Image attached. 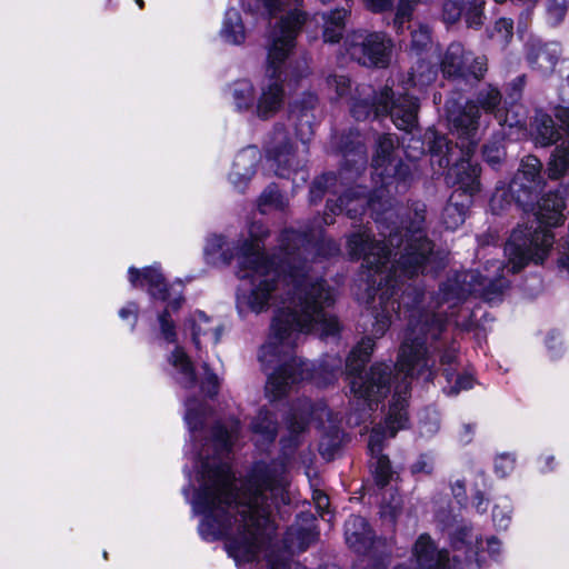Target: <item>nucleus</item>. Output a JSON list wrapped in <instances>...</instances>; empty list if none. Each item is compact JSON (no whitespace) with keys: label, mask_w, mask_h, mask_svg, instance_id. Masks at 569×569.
<instances>
[{"label":"nucleus","mask_w":569,"mask_h":569,"mask_svg":"<svg viewBox=\"0 0 569 569\" xmlns=\"http://www.w3.org/2000/svg\"><path fill=\"white\" fill-rule=\"evenodd\" d=\"M476 548V561L479 566H481L487 561L486 553L488 555L489 559H498L501 551V542L497 538L490 537L486 541L477 540Z\"/></svg>","instance_id":"c85d7f7f"},{"label":"nucleus","mask_w":569,"mask_h":569,"mask_svg":"<svg viewBox=\"0 0 569 569\" xmlns=\"http://www.w3.org/2000/svg\"><path fill=\"white\" fill-rule=\"evenodd\" d=\"M398 508V503L390 508H382L381 515L382 517H389L391 520L396 517V511Z\"/></svg>","instance_id":"603ef678"},{"label":"nucleus","mask_w":569,"mask_h":569,"mask_svg":"<svg viewBox=\"0 0 569 569\" xmlns=\"http://www.w3.org/2000/svg\"><path fill=\"white\" fill-rule=\"evenodd\" d=\"M433 470V459L429 456H420L419 459L411 466L412 473L429 475Z\"/></svg>","instance_id":"49530a36"},{"label":"nucleus","mask_w":569,"mask_h":569,"mask_svg":"<svg viewBox=\"0 0 569 569\" xmlns=\"http://www.w3.org/2000/svg\"><path fill=\"white\" fill-rule=\"evenodd\" d=\"M419 1L420 0H400L393 21L398 31L402 30L403 24L410 20L413 4Z\"/></svg>","instance_id":"f704fd0d"},{"label":"nucleus","mask_w":569,"mask_h":569,"mask_svg":"<svg viewBox=\"0 0 569 569\" xmlns=\"http://www.w3.org/2000/svg\"><path fill=\"white\" fill-rule=\"evenodd\" d=\"M453 545H455L456 548H459L458 547V541H453Z\"/></svg>","instance_id":"0e129e2a"},{"label":"nucleus","mask_w":569,"mask_h":569,"mask_svg":"<svg viewBox=\"0 0 569 569\" xmlns=\"http://www.w3.org/2000/svg\"><path fill=\"white\" fill-rule=\"evenodd\" d=\"M559 57L557 44H537L533 46L528 53V61L533 69L542 73L551 72Z\"/></svg>","instance_id":"412c9836"},{"label":"nucleus","mask_w":569,"mask_h":569,"mask_svg":"<svg viewBox=\"0 0 569 569\" xmlns=\"http://www.w3.org/2000/svg\"><path fill=\"white\" fill-rule=\"evenodd\" d=\"M367 206L377 214L376 220L380 222L379 210L385 206L381 202V196L375 194L368 198L362 188L349 190L340 197L339 204H335V208L330 201L327 204L330 211L336 212L337 209L340 212L345 210L351 218L362 213Z\"/></svg>","instance_id":"4468645a"},{"label":"nucleus","mask_w":569,"mask_h":569,"mask_svg":"<svg viewBox=\"0 0 569 569\" xmlns=\"http://www.w3.org/2000/svg\"><path fill=\"white\" fill-rule=\"evenodd\" d=\"M259 160L260 152L256 147L246 148L236 156L229 180L237 190L242 191L248 184Z\"/></svg>","instance_id":"6ab92c4d"},{"label":"nucleus","mask_w":569,"mask_h":569,"mask_svg":"<svg viewBox=\"0 0 569 569\" xmlns=\"http://www.w3.org/2000/svg\"><path fill=\"white\" fill-rule=\"evenodd\" d=\"M343 47L350 59L368 67H386L392 49L391 41L385 34L365 31L347 34Z\"/></svg>","instance_id":"9d476101"},{"label":"nucleus","mask_w":569,"mask_h":569,"mask_svg":"<svg viewBox=\"0 0 569 569\" xmlns=\"http://www.w3.org/2000/svg\"><path fill=\"white\" fill-rule=\"evenodd\" d=\"M388 242L390 246H399L400 244V237L398 233H391L389 234Z\"/></svg>","instance_id":"6e6d98bb"},{"label":"nucleus","mask_w":569,"mask_h":569,"mask_svg":"<svg viewBox=\"0 0 569 569\" xmlns=\"http://www.w3.org/2000/svg\"><path fill=\"white\" fill-rule=\"evenodd\" d=\"M310 99H311L312 101H315V100H316V97H315V96H310Z\"/></svg>","instance_id":"69168bd1"},{"label":"nucleus","mask_w":569,"mask_h":569,"mask_svg":"<svg viewBox=\"0 0 569 569\" xmlns=\"http://www.w3.org/2000/svg\"><path fill=\"white\" fill-rule=\"evenodd\" d=\"M475 507L480 512L486 510V506L483 507V497L480 492H478L475 497Z\"/></svg>","instance_id":"5fc2aeb1"},{"label":"nucleus","mask_w":569,"mask_h":569,"mask_svg":"<svg viewBox=\"0 0 569 569\" xmlns=\"http://www.w3.org/2000/svg\"><path fill=\"white\" fill-rule=\"evenodd\" d=\"M239 423L238 421L231 422L230 427L219 426L214 430V442L223 450H229L233 440L238 437Z\"/></svg>","instance_id":"c756f323"},{"label":"nucleus","mask_w":569,"mask_h":569,"mask_svg":"<svg viewBox=\"0 0 569 569\" xmlns=\"http://www.w3.org/2000/svg\"><path fill=\"white\" fill-rule=\"evenodd\" d=\"M555 117L569 130V107L558 106ZM568 139L556 147L548 162V176L550 179H559L569 168V131Z\"/></svg>","instance_id":"a211bd4d"},{"label":"nucleus","mask_w":569,"mask_h":569,"mask_svg":"<svg viewBox=\"0 0 569 569\" xmlns=\"http://www.w3.org/2000/svg\"><path fill=\"white\" fill-rule=\"evenodd\" d=\"M462 0H446L443 3V20L447 23L456 22L460 16L462 10Z\"/></svg>","instance_id":"ea45409f"},{"label":"nucleus","mask_w":569,"mask_h":569,"mask_svg":"<svg viewBox=\"0 0 569 569\" xmlns=\"http://www.w3.org/2000/svg\"><path fill=\"white\" fill-rule=\"evenodd\" d=\"M422 217H418L405 234L406 242L399 259L390 261L391 251L371 240L370 233L363 229L348 238L347 248L352 259L362 258V267L367 269L368 303L379 307L373 326L375 336H382L391 323V313L407 306L411 297L409 287L402 290L407 280L412 277L432 272L442 267L443 259L435 254L430 242L421 228Z\"/></svg>","instance_id":"20e7f679"},{"label":"nucleus","mask_w":569,"mask_h":569,"mask_svg":"<svg viewBox=\"0 0 569 569\" xmlns=\"http://www.w3.org/2000/svg\"><path fill=\"white\" fill-rule=\"evenodd\" d=\"M483 156L486 161L491 164L496 166L500 163L502 158L505 157V151L499 144H492V146H486L483 149Z\"/></svg>","instance_id":"c03bdc74"},{"label":"nucleus","mask_w":569,"mask_h":569,"mask_svg":"<svg viewBox=\"0 0 569 569\" xmlns=\"http://www.w3.org/2000/svg\"><path fill=\"white\" fill-rule=\"evenodd\" d=\"M346 541L359 553L368 552L373 546V537L367 521L359 516H351L345 525Z\"/></svg>","instance_id":"aec40b11"},{"label":"nucleus","mask_w":569,"mask_h":569,"mask_svg":"<svg viewBox=\"0 0 569 569\" xmlns=\"http://www.w3.org/2000/svg\"><path fill=\"white\" fill-rule=\"evenodd\" d=\"M515 468V459L510 455H500L496 458L495 470L501 477L509 475Z\"/></svg>","instance_id":"37998d69"},{"label":"nucleus","mask_w":569,"mask_h":569,"mask_svg":"<svg viewBox=\"0 0 569 569\" xmlns=\"http://www.w3.org/2000/svg\"><path fill=\"white\" fill-rule=\"evenodd\" d=\"M251 429L259 437L258 441H272L276 437V423L268 411H259L251 425Z\"/></svg>","instance_id":"bb28decb"},{"label":"nucleus","mask_w":569,"mask_h":569,"mask_svg":"<svg viewBox=\"0 0 569 569\" xmlns=\"http://www.w3.org/2000/svg\"><path fill=\"white\" fill-rule=\"evenodd\" d=\"M186 406L187 412L184 419L191 433H193L203 423V410H198L191 400H188Z\"/></svg>","instance_id":"e433bc0d"},{"label":"nucleus","mask_w":569,"mask_h":569,"mask_svg":"<svg viewBox=\"0 0 569 569\" xmlns=\"http://www.w3.org/2000/svg\"><path fill=\"white\" fill-rule=\"evenodd\" d=\"M511 503L508 498L499 499L492 510L495 526L499 529H506L511 520Z\"/></svg>","instance_id":"7c9ffc66"},{"label":"nucleus","mask_w":569,"mask_h":569,"mask_svg":"<svg viewBox=\"0 0 569 569\" xmlns=\"http://www.w3.org/2000/svg\"><path fill=\"white\" fill-rule=\"evenodd\" d=\"M307 416H311L315 421H318L319 428H325L322 421L323 418L330 420V412L325 405H312L308 400H303L292 410L287 419V429L290 433V442L295 443L298 440V437L306 430L308 425Z\"/></svg>","instance_id":"2eb2a0df"},{"label":"nucleus","mask_w":569,"mask_h":569,"mask_svg":"<svg viewBox=\"0 0 569 569\" xmlns=\"http://www.w3.org/2000/svg\"><path fill=\"white\" fill-rule=\"evenodd\" d=\"M375 342L371 338L362 339L347 358V376L350 385L351 402L357 409H372L390 390V366L376 363L370 371L361 375L360 369L368 362Z\"/></svg>","instance_id":"6e6552de"},{"label":"nucleus","mask_w":569,"mask_h":569,"mask_svg":"<svg viewBox=\"0 0 569 569\" xmlns=\"http://www.w3.org/2000/svg\"><path fill=\"white\" fill-rule=\"evenodd\" d=\"M257 90L249 80H238L230 87V94L234 108L238 111H251L253 113Z\"/></svg>","instance_id":"5701e85b"},{"label":"nucleus","mask_w":569,"mask_h":569,"mask_svg":"<svg viewBox=\"0 0 569 569\" xmlns=\"http://www.w3.org/2000/svg\"><path fill=\"white\" fill-rule=\"evenodd\" d=\"M547 17L550 23H559L568 8V0H547Z\"/></svg>","instance_id":"72a5a7b5"},{"label":"nucleus","mask_w":569,"mask_h":569,"mask_svg":"<svg viewBox=\"0 0 569 569\" xmlns=\"http://www.w3.org/2000/svg\"><path fill=\"white\" fill-rule=\"evenodd\" d=\"M551 248H505L508 256V264L503 266L500 261L488 262L486 267L487 274L482 276L476 271H463L449 278L441 284L437 296V313L432 320L423 321L410 326L409 332L400 347L395 376V393L389 407L386 419V427H376L371 430L368 449L372 458L373 475L377 483L386 486L392 476L389 459L381 455L383 441L391 438L400 429L406 428L407 398L411 380L413 378H423L430 380L435 373V360L429 357L426 347L427 337L411 338L417 331L427 336L428 333L436 338L443 325L442 316L447 315L442 309H451L463 301L469 295H476L489 302L496 301L505 288V270L511 272L520 271L529 261L536 263L542 262Z\"/></svg>","instance_id":"7ed1b4c3"},{"label":"nucleus","mask_w":569,"mask_h":569,"mask_svg":"<svg viewBox=\"0 0 569 569\" xmlns=\"http://www.w3.org/2000/svg\"><path fill=\"white\" fill-rule=\"evenodd\" d=\"M457 360V349L453 347H450L446 349L441 357H440V363L443 368V372L446 375L447 381L451 383L453 379V365Z\"/></svg>","instance_id":"58836bf2"},{"label":"nucleus","mask_w":569,"mask_h":569,"mask_svg":"<svg viewBox=\"0 0 569 569\" xmlns=\"http://www.w3.org/2000/svg\"><path fill=\"white\" fill-rule=\"evenodd\" d=\"M198 350L216 346L221 337V325L201 311L193 312L184 323Z\"/></svg>","instance_id":"ddd939ff"},{"label":"nucleus","mask_w":569,"mask_h":569,"mask_svg":"<svg viewBox=\"0 0 569 569\" xmlns=\"http://www.w3.org/2000/svg\"><path fill=\"white\" fill-rule=\"evenodd\" d=\"M303 21V14L298 9H293L281 18L271 33L266 76L259 84L253 110V114L260 120L276 117L284 104L286 94L282 83L286 61Z\"/></svg>","instance_id":"0eeeda50"},{"label":"nucleus","mask_w":569,"mask_h":569,"mask_svg":"<svg viewBox=\"0 0 569 569\" xmlns=\"http://www.w3.org/2000/svg\"><path fill=\"white\" fill-rule=\"evenodd\" d=\"M420 435L423 437H430L435 435L439 429V419L436 412L428 415L426 420H420Z\"/></svg>","instance_id":"79ce46f5"},{"label":"nucleus","mask_w":569,"mask_h":569,"mask_svg":"<svg viewBox=\"0 0 569 569\" xmlns=\"http://www.w3.org/2000/svg\"><path fill=\"white\" fill-rule=\"evenodd\" d=\"M338 252H339L338 246L335 242L330 241L328 243V253L327 254L328 256H333V254H336Z\"/></svg>","instance_id":"4d7b16f0"},{"label":"nucleus","mask_w":569,"mask_h":569,"mask_svg":"<svg viewBox=\"0 0 569 569\" xmlns=\"http://www.w3.org/2000/svg\"><path fill=\"white\" fill-rule=\"evenodd\" d=\"M317 538L315 517L311 513H302L288 529L283 543L288 551L293 553L306 550Z\"/></svg>","instance_id":"dca6fc26"},{"label":"nucleus","mask_w":569,"mask_h":569,"mask_svg":"<svg viewBox=\"0 0 569 569\" xmlns=\"http://www.w3.org/2000/svg\"><path fill=\"white\" fill-rule=\"evenodd\" d=\"M137 313H138V307L133 302L128 303L126 307L121 308L119 311V316L122 320H128L129 318L133 319L132 327L136 323Z\"/></svg>","instance_id":"8fccbe9b"},{"label":"nucleus","mask_w":569,"mask_h":569,"mask_svg":"<svg viewBox=\"0 0 569 569\" xmlns=\"http://www.w3.org/2000/svg\"><path fill=\"white\" fill-rule=\"evenodd\" d=\"M500 101V92L488 86L479 91L476 102L469 101L461 109L448 107L450 130L459 141L452 146L447 138L437 137L431 147V164L445 169L452 163L447 176L448 182L458 186L469 196L479 189L480 169L470 159L478 142L479 106L485 112L490 113L495 112Z\"/></svg>","instance_id":"39448f33"},{"label":"nucleus","mask_w":569,"mask_h":569,"mask_svg":"<svg viewBox=\"0 0 569 569\" xmlns=\"http://www.w3.org/2000/svg\"><path fill=\"white\" fill-rule=\"evenodd\" d=\"M461 193L457 190L451 196L449 203L442 211V222L447 229L455 230L461 226L466 219L467 208L469 206V199L463 202H458L456 199Z\"/></svg>","instance_id":"b1692460"},{"label":"nucleus","mask_w":569,"mask_h":569,"mask_svg":"<svg viewBox=\"0 0 569 569\" xmlns=\"http://www.w3.org/2000/svg\"><path fill=\"white\" fill-rule=\"evenodd\" d=\"M430 43V30L425 24H418L411 32V47L413 50L421 51Z\"/></svg>","instance_id":"c9c22d12"},{"label":"nucleus","mask_w":569,"mask_h":569,"mask_svg":"<svg viewBox=\"0 0 569 569\" xmlns=\"http://www.w3.org/2000/svg\"><path fill=\"white\" fill-rule=\"evenodd\" d=\"M129 281L134 288H146L151 298L163 310L158 316L159 339L167 345H172L173 349L168 353L167 361L170 366L171 376L183 388H191L196 382L193 365L178 342V332L172 313L176 312L181 303L180 293L171 292L159 267L152 266L144 269L129 268Z\"/></svg>","instance_id":"423d86ee"},{"label":"nucleus","mask_w":569,"mask_h":569,"mask_svg":"<svg viewBox=\"0 0 569 569\" xmlns=\"http://www.w3.org/2000/svg\"><path fill=\"white\" fill-rule=\"evenodd\" d=\"M312 500L317 507V509L321 512V515L328 509L329 507V498L328 496L322 492L321 490H313L312 493Z\"/></svg>","instance_id":"09e8293b"},{"label":"nucleus","mask_w":569,"mask_h":569,"mask_svg":"<svg viewBox=\"0 0 569 569\" xmlns=\"http://www.w3.org/2000/svg\"><path fill=\"white\" fill-rule=\"evenodd\" d=\"M470 24H473V22H470ZM475 24H480V21L475 22Z\"/></svg>","instance_id":"338daca9"},{"label":"nucleus","mask_w":569,"mask_h":569,"mask_svg":"<svg viewBox=\"0 0 569 569\" xmlns=\"http://www.w3.org/2000/svg\"><path fill=\"white\" fill-rule=\"evenodd\" d=\"M396 139L391 134H383L378 140L376 154L372 160L375 174L385 183L386 178H392L399 173V163L393 157Z\"/></svg>","instance_id":"f3484780"},{"label":"nucleus","mask_w":569,"mask_h":569,"mask_svg":"<svg viewBox=\"0 0 569 569\" xmlns=\"http://www.w3.org/2000/svg\"><path fill=\"white\" fill-rule=\"evenodd\" d=\"M452 493L458 499H465V493H466L465 483L462 481H460V480H457L452 485Z\"/></svg>","instance_id":"3c124183"},{"label":"nucleus","mask_w":569,"mask_h":569,"mask_svg":"<svg viewBox=\"0 0 569 569\" xmlns=\"http://www.w3.org/2000/svg\"><path fill=\"white\" fill-rule=\"evenodd\" d=\"M437 76V70L427 61L418 60L409 74L408 81L412 87L422 88L431 83Z\"/></svg>","instance_id":"cd10ccee"},{"label":"nucleus","mask_w":569,"mask_h":569,"mask_svg":"<svg viewBox=\"0 0 569 569\" xmlns=\"http://www.w3.org/2000/svg\"><path fill=\"white\" fill-rule=\"evenodd\" d=\"M310 192H311L312 200H315V198H320L322 196V188H321L319 181H316L313 183Z\"/></svg>","instance_id":"864d4df0"},{"label":"nucleus","mask_w":569,"mask_h":569,"mask_svg":"<svg viewBox=\"0 0 569 569\" xmlns=\"http://www.w3.org/2000/svg\"><path fill=\"white\" fill-rule=\"evenodd\" d=\"M221 39L230 44H241L246 40V29L238 10L229 9L224 14L220 30Z\"/></svg>","instance_id":"4be33fe9"},{"label":"nucleus","mask_w":569,"mask_h":569,"mask_svg":"<svg viewBox=\"0 0 569 569\" xmlns=\"http://www.w3.org/2000/svg\"><path fill=\"white\" fill-rule=\"evenodd\" d=\"M134 1H136V3H137L140 8H142V7H143V0H134Z\"/></svg>","instance_id":"052dcab7"},{"label":"nucleus","mask_w":569,"mask_h":569,"mask_svg":"<svg viewBox=\"0 0 569 569\" xmlns=\"http://www.w3.org/2000/svg\"><path fill=\"white\" fill-rule=\"evenodd\" d=\"M360 96H369L370 88L369 87H361L358 89Z\"/></svg>","instance_id":"13d9d810"},{"label":"nucleus","mask_w":569,"mask_h":569,"mask_svg":"<svg viewBox=\"0 0 569 569\" xmlns=\"http://www.w3.org/2000/svg\"><path fill=\"white\" fill-rule=\"evenodd\" d=\"M473 378L471 375L457 376L453 386L447 391L450 395H456L461 390H468L473 386Z\"/></svg>","instance_id":"a18cd8bd"},{"label":"nucleus","mask_w":569,"mask_h":569,"mask_svg":"<svg viewBox=\"0 0 569 569\" xmlns=\"http://www.w3.org/2000/svg\"><path fill=\"white\" fill-rule=\"evenodd\" d=\"M535 140L536 143L546 147L558 141L561 137L559 130L555 127L553 120L548 114H540L535 120Z\"/></svg>","instance_id":"393cba45"},{"label":"nucleus","mask_w":569,"mask_h":569,"mask_svg":"<svg viewBox=\"0 0 569 569\" xmlns=\"http://www.w3.org/2000/svg\"><path fill=\"white\" fill-rule=\"evenodd\" d=\"M462 535H463V537H467V536H468V531H467V530H463V531H462Z\"/></svg>","instance_id":"680f3d73"},{"label":"nucleus","mask_w":569,"mask_h":569,"mask_svg":"<svg viewBox=\"0 0 569 569\" xmlns=\"http://www.w3.org/2000/svg\"><path fill=\"white\" fill-rule=\"evenodd\" d=\"M373 111L375 116L390 114L393 123L400 130L411 131L417 124L418 102L408 94L395 93L385 88L373 101L355 99L351 107L353 117L358 120L367 119Z\"/></svg>","instance_id":"1a4fd4ad"},{"label":"nucleus","mask_w":569,"mask_h":569,"mask_svg":"<svg viewBox=\"0 0 569 569\" xmlns=\"http://www.w3.org/2000/svg\"><path fill=\"white\" fill-rule=\"evenodd\" d=\"M266 154L270 167L274 168L276 173L281 177H289L291 169L299 164L293 153L291 138L279 124L273 128L267 139Z\"/></svg>","instance_id":"9b49d317"},{"label":"nucleus","mask_w":569,"mask_h":569,"mask_svg":"<svg viewBox=\"0 0 569 569\" xmlns=\"http://www.w3.org/2000/svg\"><path fill=\"white\" fill-rule=\"evenodd\" d=\"M193 459L202 460L201 453ZM199 488L191 501L202 516L199 533L206 540L226 539V549L239 569L259 558L274 532L270 519L271 499L283 500L287 482L283 463L257 465L241 492L233 493L234 477L227 463L201 461L197 471Z\"/></svg>","instance_id":"f03ea898"},{"label":"nucleus","mask_w":569,"mask_h":569,"mask_svg":"<svg viewBox=\"0 0 569 569\" xmlns=\"http://www.w3.org/2000/svg\"><path fill=\"white\" fill-rule=\"evenodd\" d=\"M300 173H301V179H302V180H305V179H306V178H305V172H303V171H301Z\"/></svg>","instance_id":"e2e57ef3"},{"label":"nucleus","mask_w":569,"mask_h":569,"mask_svg":"<svg viewBox=\"0 0 569 569\" xmlns=\"http://www.w3.org/2000/svg\"><path fill=\"white\" fill-rule=\"evenodd\" d=\"M328 90H333L337 97H343L349 88L350 80L345 76H330L326 80Z\"/></svg>","instance_id":"4c0bfd02"},{"label":"nucleus","mask_w":569,"mask_h":569,"mask_svg":"<svg viewBox=\"0 0 569 569\" xmlns=\"http://www.w3.org/2000/svg\"><path fill=\"white\" fill-rule=\"evenodd\" d=\"M512 21L506 18L498 20L491 31L490 37L497 41L498 44L505 47L512 38Z\"/></svg>","instance_id":"473e14b6"},{"label":"nucleus","mask_w":569,"mask_h":569,"mask_svg":"<svg viewBox=\"0 0 569 569\" xmlns=\"http://www.w3.org/2000/svg\"><path fill=\"white\" fill-rule=\"evenodd\" d=\"M270 569H306L298 563H289L287 558L273 559L271 555H266Z\"/></svg>","instance_id":"de8ad7c7"},{"label":"nucleus","mask_w":569,"mask_h":569,"mask_svg":"<svg viewBox=\"0 0 569 569\" xmlns=\"http://www.w3.org/2000/svg\"><path fill=\"white\" fill-rule=\"evenodd\" d=\"M203 369L204 378L201 382V390L209 396H213L218 390L219 378L217 375L209 371L207 365L203 366Z\"/></svg>","instance_id":"a19ab883"},{"label":"nucleus","mask_w":569,"mask_h":569,"mask_svg":"<svg viewBox=\"0 0 569 569\" xmlns=\"http://www.w3.org/2000/svg\"><path fill=\"white\" fill-rule=\"evenodd\" d=\"M551 461H552V457L546 458V468L545 469L549 468V465H550Z\"/></svg>","instance_id":"bf43d9fd"},{"label":"nucleus","mask_w":569,"mask_h":569,"mask_svg":"<svg viewBox=\"0 0 569 569\" xmlns=\"http://www.w3.org/2000/svg\"><path fill=\"white\" fill-rule=\"evenodd\" d=\"M267 234L261 223L253 222L248 229V238L238 248L231 247L222 236L212 234L207 239L204 256L212 264L229 263L237 258L239 278L251 284L248 291L238 296L240 312L248 309L259 313L271 301L280 299L268 339L259 352L261 365L266 369L273 368L266 392L276 400L302 381L310 379L318 386L328 382L320 379L313 366L296 358L293 348L301 332L333 336L339 331V323L325 310L333 302L332 291L301 260V234L292 230L281 234L283 257L278 262L269 261L262 253Z\"/></svg>","instance_id":"f257e3e1"},{"label":"nucleus","mask_w":569,"mask_h":569,"mask_svg":"<svg viewBox=\"0 0 569 569\" xmlns=\"http://www.w3.org/2000/svg\"><path fill=\"white\" fill-rule=\"evenodd\" d=\"M347 11L345 9H337L331 11L328 16H323V39L326 42H338L345 29V20Z\"/></svg>","instance_id":"a878e982"},{"label":"nucleus","mask_w":569,"mask_h":569,"mask_svg":"<svg viewBox=\"0 0 569 569\" xmlns=\"http://www.w3.org/2000/svg\"><path fill=\"white\" fill-rule=\"evenodd\" d=\"M258 206L262 213H266L270 208H282L283 201L278 189L276 187H268L260 196Z\"/></svg>","instance_id":"2f4dec72"},{"label":"nucleus","mask_w":569,"mask_h":569,"mask_svg":"<svg viewBox=\"0 0 569 569\" xmlns=\"http://www.w3.org/2000/svg\"><path fill=\"white\" fill-rule=\"evenodd\" d=\"M442 72L447 77H467L472 74L480 78L486 68V61L482 58H472L470 52H466L462 44L451 43L441 61Z\"/></svg>","instance_id":"f8f14e48"}]
</instances>
